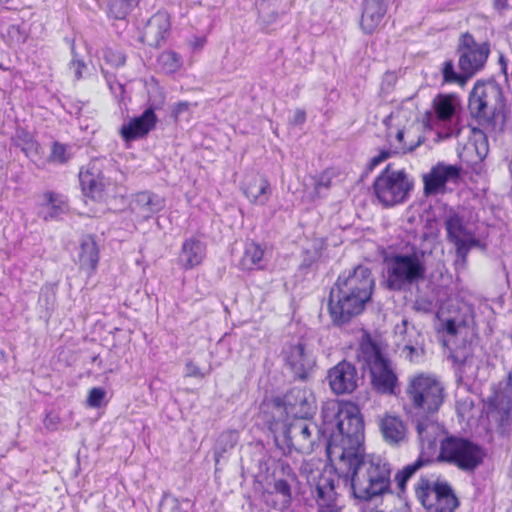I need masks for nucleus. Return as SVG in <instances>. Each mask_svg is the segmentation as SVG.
Returning <instances> with one entry per match:
<instances>
[{
  "instance_id": "nucleus-19",
  "label": "nucleus",
  "mask_w": 512,
  "mask_h": 512,
  "mask_svg": "<svg viewBox=\"0 0 512 512\" xmlns=\"http://www.w3.org/2000/svg\"><path fill=\"white\" fill-rule=\"evenodd\" d=\"M327 380L336 395L350 394L358 386V373L354 365L341 361L328 371Z\"/></svg>"
},
{
  "instance_id": "nucleus-56",
  "label": "nucleus",
  "mask_w": 512,
  "mask_h": 512,
  "mask_svg": "<svg viewBox=\"0 0 512 512\" xmlns=\"http://www.w3.org/2000/svg\"><path fill=\"white\" fill-rule=\"evenodd\" d=\"M306 119V114L304 110L297 109L294 113L293 122L295 124H302Z\"/></svg>"
},
{
  "instance_id": "nucleus-21",
  "label": "nucleus",
  "mask_w": 512,
  "mask_h": 512,
  "mask_svg": "<svg viewBox=\"0 0 512 512\" xmlns=\"http://www.w3.org/2000/svg\"><path fill=\"white\" fill-rule=\"evenodd\" d=\"M284 358L291 371L299 378L306 377L315 364L312 353L302 343L286 348Z\"/></svg>"
},
{
  "instance_id": "nucleus-35",
  "label": "nucleus",
  "mask_w": 512,
  "mask_h": 512,
  "mask_svg": "<svg viewBox=\"0 0 512 512\" xmlns=\"http://www.w3.org/2000/svg\"><path fill=\"white\" fill-rule=\"evenodd\" d=\"M437 318L440 322L439 330L445 332L450 336L458 334L462 320L458 317L457 311H453L450 315V311L445 304H442L437 312Z\"/></svg>"
},
{
  "instance_id": "nucleus-25",
  "label": "nucleus",
  "mask_w": 512,
  "mask_h": 512,
  "mask_svg": "<svg viewBox=\"0 0 512 512\" xmlns=\"http://www.w3.org/2000/svg\"><path fill=\"white\" fill-rule=\"evenodd\" d=\"M164 205V200L159 195L142 191L133 196L131 210L141 220H147L161 211Z\"/></svg>"
},
{
  "instance_id": "nucleus-45",
  "label": "nucleus",
  "mask_w": 512,
  "mask_h": 512,
  "mask_svg": "<svg viewBox=\"0 0 512 512\" xmlns=\"http://www.w3.org/2000/svg\"><path fill=\"white\" fill-rule=\"evenodd\" d=\"M442 73H443V78H444L445 82H450V83L459 82L461 84L465 83V78H463L461 75H458L454 71V66H453L452 62H450V61H446L444 63Z\"/></svg>"
},
{
  "instance_id": "nucleus-5",
  "label": "nucleus",
  "mask_w": 512,
  "mask_h": 512,
  "mask_svg": "<svg viewBox=\"0 0 512 512\" xmlns=\"http://www.w3.org/2000/svg\"><path fill=\"white\" fill-rule=\"evenodd\" d=\"M469 110L483 128L501 130L504 126L505 103L502 90L495 82H477L469 96Z\"/></svg>"
},
{
  "instance_id": "nucleus-14",
  "label": "nucleus",
  "mask_w": 512,
  "mask_h": 512,
  "mask_svg": "<svg viewBox=\"0 0 512 512\" xmlns=\"http://www.w3.org/2000/svg\"><path fill=\"white\" fill-rule=\"evenodd\" d=\"M512 408V387L509 380L500 382L493 396L488 398L487 418L495 423L503 432L510 419Z\"/></svg>"
},
{
  "instance_id": "nucleus-44",
  "label": "nucleus",
  "mask_w": 512,
  "mask_h": 512,
  "mask_svg": "<svg viewBox=\"0 0 512 512\" xmlns=\"http://www.w3.org/2000/svg\"><path fill=\"white\" fill-rule=\"evenodd\" d=\"M422 466V461L419 459L414 464L407 465L404 469L396 475L398 486L403 489L405 483L411 478V476Z\"/></svg>"
},
{
  "instance_id": "nucleus-4",
  "label": "nucleus",
  "mask_w": 512,
  "mask_h": 512,
  "mask_svg": "<svg viewBox=\"0 0 512 512\" xmlns=\"http://www.w3.org/2000/svg\"><path fill=\"white\" fill-rule=\"evenodd\" d=\"M426 252L415 246L392 253L385 259L386 283L391 290H406L425 278Z\"/></svg>"
},
{
  "instance_id": "nucleus-1",
  "label": "nucleus",
  "mask_w": 512,
  "mask_h": 512,
  "mask_svg": "<svg viewBox=\"0 0 512 512\" xmlns=\"http://www.w3.org/2000/svg\"><path fill=\"white\" fill-rule=\"evenodd\" d=\"M324 431L329 433L328 458L352 470L356 498L371 499L389 486L390 467L379 456L363 458L364 421L360 408L350 402H330L323 409Z\"/></svg>"
},
{
  "instance_id": "nucleus-37",
  "label": "nucleus",
  "mask_w": 512,
  "mask_h": 512,
  "mask_svg": "<svg viewBox=\"0 0 512 512\" xmlns=\"http://www.w3.org/2000/svg\"><path fill=\"white\" fill-rule=\"evenodd\" d=\"M157 64L163 73L174 74L182 68L183 58L175 51L166 50L159 55Z\"/></svg>"
},
{
  "instance_id": "nucleus-8",
  "label": "nucleus",
  "mask_w": 512,
  "mask_h": 512,
  "mask_svg": "<svg viewBox=\"0 0 512 512\" xmlns=\"http://www.w3.org/2000/svg\"><path fill=\"white\" fill-rule=\"evenodd\" d=\"M413 186V180L404 170H391L389 166L376 177L373 184L377 200L385 207L407 201Z\"/></svg>"
},
{
  "instance_id": "nucleus-30",
  "label": "nucleus",
  "mask_w": 512,
  "mask_h": 512,
  "mask_svg": "<svg viewBox=\"0 0 512 512\" xmlns=\"http://www.w3.org/2000/svg\"><path fill=\"white\" fill-rule=\"evenodd\" d=\"M205 255V244L199 239L189 238L182 245L179 263L185 269H192L202 263Z\"/></svg>"
},
{
  "instance_id": "nucleus-20",
  "label": "nucleus",
  "mask_w": 512,
  "mask_h": 512,
  "mask_svg": "<svg viewBox=\"0 0 512 512\" xmlns=\"http://www.w3.org/2000/svg\"><path fill=\"white\" fill-rule=\"evenodd\" d=\"M36 208L38 216L45 221L57 219L69 210L67 198L52 191L38 196Z\"/></svg>"
},
{
  "instance_id": "nucleus-49",
  "label": "nucleus",
  "mask_w": 512,
  "mask_h": 512,
  "mask_svg": "<svg viewBox=\"0 0 512 512\" xmlns=\"http://www.w3.org/2000/svg\"><path fill=\"white\" fill-rule=\"evenodd\" d=\"M206 44L205 36H193L189 41L188 45L192 51L198 52L203 49Z\"/></svg>"
},
{
  "instance_id": "nucleus-24",
  "label": "nucleus",
  "mask_w": 512,
  "mask_h": 512,
  "mask_svg": "<svg viewBox=\"0 0 512 512\" xmlns=\"http://www.w3.org/2000/svg\"><path fill=\"white\" fill-rule=\"evenodd\" d=\"M378 425L384 440L391 445L403 443L407 438V426L394 413H385L378 418Z\"/></svg>"
},
{
  "instance_id": "nucleus-32",
  "label": "nucleus",
  "mask_w": 512,
  "mask_h": 512,
  "mask_svg": "<svg viewBox=\"0 0 512 512\" xmlns=\"http://www.w3.org/2000/svg\"><path fill=\"white\" fill-rule=\"evenodd\" d=\"M78 259L82 270L89 274L96 270L99 262V249L93 237L86 236L82 239Z\"/></svg>"
},
{
  "instance_id": "nucleus-17",
  "label": "nucleus",
  "mask_w": 512,
  "mask_h": 512,
  "mask_svg": "<svg viewBox=\"0 0 512 512\" xmlns=\"http://www.w3.org/2000/svg\"><path fill=\"white\" fill-rule=\"evenodd\" d=\"M331 401H329L330 403ZM328 404L326 402L321 411L322 415V427L318 429L317 425L312 422H308L307 419H299L292 423L288 429L289 436L295 440L296 444L299 446V450L302 452L308 453L313 450L314 444L319 437V433L327 438V443L329 442V433H325L324 431V417H323V409ZM328 450V446L326 447Z\"/></svg>"
},
{
  "instance_id": "nucleus-47",
  "label": "nucleus",
  "mask_w": 512,
  "mask_h": 512,
  "mask_svg": "<svg viewBox=\"0 0 512 512\" xmlns=\"http://www.w3.org/2000/svg\"><path fill=\"white\" fill-rule=\"evenodd\" d=\"M476 369L477 365H475L472 359H466L463 364L459 367V373H461V378L470 381L476 378Z\"/></svg>"
},
{
  "instance_id": "nucleus-16",
  "label": "nucleus",
  "mask_w": 512,
  "mask_h": 512,
  "mask_svg": "<svg viewBox=\"0 0 512 512\" xmlns=\"http://www.w3.org/2000/svg\"><path fill=\"white\" fill-rule=\"evenodd\" d=\"M460 177V169L455 165L438 163L423 175L424 194L436 196L447 191L448 184H456Z\"/></svg>"
},
{
  "instance_id": "nucleus-31",
  "label": "nucleus",
  "mask_w": 512,
  "mask_h": 512,
  "mask_svg": "<svg viewBox=\"0 0 512 512\" xmlns=\"http://www.w3.org/2000/svg\"><path fill=\"white\" fill-rule=\"evenodd\" d=\"M488 52L487 46H477L475 49H468L461 53L459 66L466 78L472 76L484 65Z\"/></svg>"
},
{
  "instance_id": "nucleus-27",
  "label": "nucleus",
  "mask_w": 512,
  "mask_h": 512,
  "mask_svg": "<svg viewBox=\"0 0 512 512\" xmlns=\"http://www.w3.org/2000/svg\"><path fill=\"white\" fill-rule=\"evenodd\" d=\"M169 29L170 19L168 14L159 11L148 20L143 32V41L150 46H158L165 40Z\"/></svg>"
},
{
  "instance_id": "nucleus-10",
  "label": "nucleus",
  "mask_w": 512,
  "mask_h": 512,
  "mask_svg": "<svg viewBox=\"0 0 512 512\" xmlns=\"http://www.w3.org/2000/svg\"><path fill=\"white\" fill-rule=\"evenodd\" d=\"M415 492L428 512H453L458 506V500L446 482L420 479Z\"/></svg>"
},
{
  "instance_id": "nucleus-59",
  "label": "nucleus",
  "mask_w": 512,
  "mask_h": 512,
  "mask_svg": "<svg viewBox=\"0 0 512 512\" xmlns=\"http://www.w3.org/2000/svg\"><path fill=\"white\" fill-rule=\"evenodd\" d=\"M508 3H509V0H495V5L498 8H504L508 5Z\"/></svg>"
},
{
  "instance_id": "nucleus-34",
  "label": "nucleus",
  "mask_w": 512,
  "mask_h": 512,
  "mask_svg": "<svg viewBox=\"0 0 512 512\" xmlns=\"http://www.w3.org/2000/svg\"><path fill=\"white\" fill-rule=\"evenodd\" d=\"M240 265L244 270L263 268L265 266V259L262 247L255 242L246 243Z\"/></svg>"
},
{
  "instance_id": "nucleus-48",
  "label": "nucleus",
  "mask_w": 512,
  "mask_h": 512,
  "mask_svg": "<svg viewBox=\"0 0 512 512\" xmlns=\"http://www.w3.org/2000/svg\"><path fill=\"white\" fill-rule=\"evenodd\" d=\"M391 154H395L389 148L388 150H381L377 155L373 156L369 162V169L373 170L377 166H379L382 162L387 160Z\"/></svg>"
},
{
  "instance_id": "nucleus-58",
  "label": "nucleus",
  "mask_w": 512,
  "mask_h": 512,
  "mask_svg": "<svg viewBox=\"0 0 512 512\" xmlns=\"http://www.w3.org/2000/svg\"><path fill=\"white\" fill-rule=\"evenodd\" d=\"M453 134V129L447 126V130L445 132H438L439 137H450Z\"/></svg>"
},
{
  "instance_id": "nucleus-26",
  "label": "nucleus",
  "mask_w": 512,
  "mask_h": 512,
  "mask_svg": "<svg viewBox=\"0 0 512 512\" xmlns=\"http://www.w3.org/2000/svg\"><path fill=\"white\" fill-rule=\"evenodd\" d=\"M489 151L486 133L479 128H470L468 141L460 154L467 162L476 163L483 160Z\"/></svg>"
},
{
  "instance_id": "nucleus-22",
  "label": "nucleus",
  "mask_w": 512,
  "mask_h": 512,
  "mask_svg": "<svg viewBox=\"0 0 512 512\" xmlns=\"http://www.w3.org/2000/svg\"><path fill=\"white\" fill-rule=\"evenodd\" d=\"M157 117L152 108L146 109L140 116L124 123L120 129L122 138L132 141L146 136L155 126Z\"/></svg>"
},
{
  "instance_id": "nucleus-12",
  "label": "nucleus",
  "mask_w": 512,
  "mask_h": 512,
  "mask_svg": "<svg viewBox=\"0 0 512 512\" xmlns=\"http://www.w3.org/2000/svg\"><path fill=\"white\" fill-rule=\"evenodd\" d=\"M395 343L400 350L401 356L413 363H419L424 356V336L403 319L394 328Z\"/></svg>"
},
{
  "instance_id": "nucleus-6",
  "label": "nucleus",
  "mask_w": 512,
  "mask_h": 512,
  "mask_svg": "<svg viewBox=\"0 0 512 512\" xmlns=\"http://www.w3.org/2000/svg\"><path fill=\"white\" fill-rule=\"evenodd\" d=\"M79 178L87 196L97 201H105L117 195L118 184L123 180V175L114 165L95 159L80 171Z\"/></svg>"
},
{
  "instance_id": "nucleus-52",
  "label": "nucleus",
  "mask_w": 512,
  "mask_h": 512,
  "mask_svg": "<svg viewBox=\"0 0 512 512\" xmlns=\"http://www.w3.org/2000/svg\"><path fill=\"white\" fill-rule=\"evenodd\" d=\"M479 46L478 44H475L474 39L472 36L465 34L461 37L460 41V47L463 51H467L468 49H475V47Z\"/></svg>"
},
{
  "instance_id": "nucleus-7",
  "label": "nucleus",
  "mask_w": 512,
  "mask_h": 512,
  "mask_svg": "<svg viewBox=\"0 0 512 512\" xmlns=\"http://www.w3.org/2000/svg\"><path fill=\"white\" fill-rule=\"evenodd\" d=\"M405 394L410 405L421 413L434 414L444 402V386L431 373H417L409 377Z\"/></svg>"
},
{
  "instance_id": "nucleus-36",
  "label": "nucleus",
  "mask_w": 512,
  "mask_h": 512,
  "mask_svg": "<svg viewBox=\"0 0 512 512\" xmlns=\"http://www.w3.org/2000/svg\"><path fill=\"white\" fill-rule=\"evenodd\" d=\"M276 496L277 499H266L267 503H271V505L279 510L286 509L291 501V487L287 481L283 479L276 480L273 485V490L268 493V496Z\"/></svg>"
},
{
  "instance_id": "nucleus-55",
  "label": "nucleus",
  "mask_w": 512,
  "mask_h": 512,
  "mask_svg": "<svg viewBox=\"0 0 512 512\" xmlns=\"http://www.w3.org/2000/svg\"><path fill=\"white\" fill-rule=\"evenodd\" d=\"M221 441H226L229 447H233L237 441V435L235 432H227L222 434Z\"/></svg>"
},
{
  "instance_id": "nucleus-3",
  "label": "nucleus",
  "mask_w": 512,
  "mask_h": 512,
  "mask_svg": "<svg viewBox=\"0 0 512 512\" xmlns=\"http://www.w3.org/2000/svg\"><path fill=\"white\" fill-rule=\"evenodd\" d=\"M388 145L395 154L413 152L424 142L425 125L412 100L403 102L384 120Z\"/></svg>"
},
{
  "instance_id": "nucleus-51",
  "label": "nucleus",
  "mask_w": 512,
  "mask_h": 512,
  "mask_svg": "<svg viewBox=\"0 0 512 512\" xmlns=\"http://www.w3.org/2000/svg\"><path fill=\"white\" fill-rule=\"evenodd\" d=\"M185 373H186V376H188V377H198V378L204 377V373L193 362H188L186 364V372Z\"/></svg>"
},
{
  "instance_id": "nucleus-61",
  "label": "nucleus",
  "mask_w": 512,
  "mask_h": 512,
  "mask_svg": "<svg viewBox=\"0 0 512 512\" xmlns=\"http://www.w3.org/2000/svg\"><path fill=\"white\" fill-rule=\"evenodd\" d=\"M8 2V0H0V5H5Z\"/></svg>"
},
{
  "instance_id": "nucleus-57",
  "label": "nucleus",
  "mask_w": 512,
  "mask_h": 512,
  "mask_svg": "<svg viewBox=\"0 0 512 512\" xmlns=\"http://www.w3.org/2000/svg\"><path fill=\"white\" fill-rule=\"evenodd\" d=\"M44 423L47 428L54 429L56 427L57 420L51 415H47Z\"/></svg>"
},
{
  "instance_id": "nucleus-42",
  "label": "nucleus",
  "mask_w": 512,
  "mask_h": 512,
  "mask_svg": "<svg viewBox=\"0 0 512 512\" xmlns=\"http://www.w3.org/2000/svg\"><path fill=\"white\" fill-rule=\"evenodd\" d=\"M103 59L105 63L115 68L123 66L126 61L124 54L120 50L113 48L103 50Z\"/></svg>"
},
{
  "instance_id": "nucleus-39",
  "label": "nucleus",
  "mask_w": 512,
  "mask_h": 512,
  "mask_svg": "<svg viewBox=\"0 0 512 512\" xmlns=\"http://www.w3.org/2000/svg\"><path fill=\"white\" fill-rule=\"evenodd\" d=\"M135 6L130 0H111L109 13L115 19H124Z\"/></svg>"
},
{
  "instance_id": "nucleus-54",
  "label": "nucleus",
  "mask_w": 512,
  "mask_h": 512,
  "mask_svg": "<svg viewBox=\"0 0 512 512\" xmlns=\"http://www.w3.org/2000/svg\"><path fill=\"white\" fill-rule=\"evenodd\" d=\"M23 151L25 152V154L27 156H31L32 153L38 154V152H39V144L36 141H34L33 139H30L27 142V146L23 147Z\"/></svg>"
},
{
  "instance_id": "nucleus-9",
  "label": "nucleus",
  "mask_w": 512,
  "mask_h": 512,
  "mask_svg": "<svg viewBox=\"0 0 512 512\" xmlns=\"http://www.w3.org/2000/svg\"><path fill=\"white\" fill-rule=\"evenodd\" d=\"M359 359L369 370L373 388L382 394H393L397 386V376L379 349L371 342H363Z\"/></svg>"
},
{
  "instance_id": "nucleus-15",
  "label": "nucleus",
  "mask_w": 512,
  "mask_h": 512,
  "mask_svg": "<svg viewBox=\"0 0 512 512\" xmlns=\"http://www.w3.org/2000/svg\"><path fill=\"white\" fill-rule=\"evenodd\" d=\"M335 474L331 468L324 469L309 479L316 492V501L321 512H339L341 505L335 492Z\"/></svg>"
},
{
  "instance_id": "nucleus-38",
  "label": "nucleus",
  "mask_w": 512,
  "mask_h": 512,
  "mask_svg": "<svg viewBox=\"0 0 512 512\" xmlns=\"http://www.w3.org/2000/svg\"><path fill=\"white\" fill-rule=\"evenodd\" d=\"M314 190L313 192L307 195L310 201H314L317 198H320L325 195L326 191L331 186L332 181V172L326 170L321 173L317 178H313Z\"/></svg>"
},
{
  "instance_id": "nucleus-13",
  "label": "nucleus",
  "mask_w": 512,
  "mask_h": 512,
  "mask_svg": "<svg viewBox=\"0 0 512 512\" xmlns=\"http://www.w3.org/2000/svg\"><path fill=\"white\" fill-rule=\"evenodd\" d=\"M277 406L282 405L285 413L298 419H307L316 410L315 397L306 387H293L283 397L275 399Z\"/></svg>"
},
{
  "instance_id": "nucleus-33",
  "label": "nucleus",
  "mask_w": 512,
  "mask_h": 512,
  "mask_svg": "<svg viewBox=\"0 0 512 512\" xmlns=\"http://www.w3.org/2000/svg\"><path fill=\"white\" fill-rule=\"evenodd\" d=\"M456 98L452 95H438L433 101V109L436 117V125L446 127L452 123L456 111Z\"/></svg>"
},
{
  "instance_id": "nucleus-53",
  "label": "nucleus",
  "mask_w": 512,
  "mask_h": 512,
  "mask_svg": "<svg viewBox=\"0 0 512 512\" xmlns=\"http://www.w3.org/2000/svg\"><path fill=\"white\" fill-rule=\"evenodd\" d=\"M190 108V103L187 101H182L174 105L172 114L177 119L179 118L183 113L187 112Z\"/></svg>"
},
{
  "instance_id": "nucleus-43",
  "label": "nucleus",
  "mask_w": 512,
  "mask_h": 512,
  "mask_svg": "<svg viewBox=\"0 0 512 512\" xmlns=\"http://www.w3.org/2000/svg\"><path fill=\"white\" fill-rule=\"evenodd\" d=\"M188 501H179L175 497H165L161 504V509L163 512H186V507L188 506Z\"/></svg>"
},
{
  "instance_id": "nucleus-28",
  "label": "nucleus",
  "mask_w": 512,
  "mask_h": 512,
  "mask_svg": "<svg viewBox=\"0 0 512 512\" xmlns=\"http://www.w3.org/2000/svg\"><path fill=\"white\" fill-rule=\"evenodd\" d=\"M421 454L431 456L436 451L437 443L442 437L443 428L431 420L420 421L417 424Z\"/></svg>"
},
{
  "instance_id": "nucleus-18",
  "label": "nucleus",
  "mask_w": 512,
  "mask_h": 512,
  "mask_svg": "<svg viewBox=\"0 0 512 512\" xmlns=\"http://www.w3.org/2000/svg\"><path fill=\"white\" fill-rule=\"evenodd\" d=\"M448 239L456 246L458 257L465 260L468 251L477 245L473 232L464 224L463 219L456 213L449 215L445 221Z\"/></svg>"
},
{
  "instance_id": "nucleus-60",
  "label": "nucleus",
  "mask_w": 512,
  "mask_h": 512,
  "mask_svg": "<svg viewBox=\"0 0 512 512\" xmlns=\"http://www.w3.org/2000/svg\"><path fill=\"white\" fill-rule=\"evenodd\" d=\"M393 78H394V75L392 73H387L385 75V80H393Z\"/></svg>"
},
{
  "instance_id": "nucleus-41",
  "label": "nucleus",
  "mask_w": 512,
  "mask_h": 512,
  "mask_svg": "<svg viewBox=\"0 0 512 512\" xmlns=\"http://www.w3.org/2000/svg\"><path fill=\"white\" fill-rule=\"evenodd\" d=\"M107 392L102 387H93L88 391L86 405L90 408H100L106 404Z\"/></svg>"
},
{
  "instance_id": "nucleus-2",
  "label": "nucleus",
  "mask_w": 512,
  "mask_h": 512,
  "mask_svg": "<svg viewBox=\"0 0 512 512\" xmlns=\"http://www.w3.org/2000/svg\"><path fill=\"white\" fill-rule=\"evenodd\" d=\"M373 288L374 279L365 266L342 273L330 292L328 308L332 321L341 325L360 314L370 300Z\"/></svg>"
},
{
  "instance_id": "nucleus-11",
  "label": "nucleus",
  "mask_w": 512,
  "mask_h": 512,
  "mask_svg": "<svg viewBox=\"0 0 512 512\" xmlns=\"http://www.w3.org/2000/svg\"><path fill=\"white\" fill-rule=\"evenodd\" d=\"M440 458L455 464L462 470H473L482 461V450L472 442L457 437H448L441 442Z\"/></svg>"
},
{
  "instance_id": "nucleus-50",
  "label": "nucleus",
  "mask_w": 512,
  "mask_h": 512,
  "mask_svg": "<svg viewBox=\"0 0 512 512\" xmlns=\"http://www.w3.org/2000/svg\"><path fill=\"white\" fill-rule=\"evenodd\" d=\"M85 68V64L81 60H72L69 69L74 74L75 78L80 79L82 77V71Z\"/></svg>"
},
{
  "instance_id": "nucleus-40",
  "label": "nucleus",
  "mask_w": 512,
  "mask_h": 512,
  "mask_svg": "<svg viewBox=\"0 0 512 512\" xmlns=\"http://www.w3.org/2000/svg\"><path fill=\"white\" fill-rule=\"evenodd\" d=\"M72 153H71V147L60 143V142H54L51 148V154L49 156V160L51 162L55 163H65L70 159Z\"/></svg>"
},
{
  "instance_id": "nucleus-23",
  "label": "nucleus",
  "mask_w": 512,
  "mask_h": 512,
  "mask_svg": "<svg viewBox=\"0 0 512 512\" xmlns=\"http://www.w3.org/2000/svg\"><path fill=\"white\" fill-rule=\"evenodd\" d=\"M242 190L250 203L264 206L270 199L272 189L269 181L260 174L246 175Z\"/></svg>"
},
{
  "instance_id": "nucleus-29",
  "label": "nucleus",
  "mask_w": 512,
  "mask_h": 512,
  "mask_svg": "<svg viewBox=\"0 0 512 512\" xmlns=\"http://www.w3.org/2000/svg\"><path fill=\"white\" fill-rule=\"evenodd\" d=\"M385 13V0H364L360 23L362 30L367 34H372L380 27Z\"/></svg>"
},
{
  "instance_id": "nucleus-46",
  "label": "nucleus",
  "mask_w": 512,
  "mask_h": 512,
  "mask_svg": "<svg viewBox=\"0 0 512 512\" xmlns=\"http://www.w3.org/2000/svg\"><path fill=\"white\" fill-rule=\"evenodd\" d=\"M102 73L104 75V78L107 82V85L111 91V93L115 97L122 96L124 93V86L115 80L114 76L111 75L108 71H106L104 68H102Z\"/></svg>"
}]
</instances>
